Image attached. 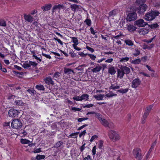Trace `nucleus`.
<instances>
[{"label":"nucleus","mask_w":160,"mask_h":160,"mask_svg":"<svg viewBox=\"0 0 160 160\" xmlns=\"http://www.w3.org/2000/svg\"><path fill=\"white\" fill-rule=\"evenodd\" d=\"M146 0H136L134 4L133 8L135 11H137L139 14H142L148 8L147 6L144 4Z\"/></svg>","instance_id":"1"},{"label":"nucleus","mask_w":160,"mask_h":160,"mask_svg":"<svg viewBox=\"0 0 160 160\" xmlns=\"http://www.w3.org/2000/svg\"><path fill=\"white\" fill-rule=\"evenodd\" d=\"M157 10L151 11L147 13L145 16V19L148 21H152L159 14Z\"/></svg>","instance_id":"2"},{"label":"nucleus","mask_w":160,"mask_h":160,"mask_svg":"<svg viewBox=\"0 0 160 160\" xmlns=\"http://www.w3.org/2000/svg\"><path fill=\"white\" fill-rule=\"evenodd\" d=\"M128 12H130L127 15V20L129 22L136 20L137 18V13L135 12V11L131 7L128 8Z\"/></svg>","instance_id":"3"},{"label":"nucleus","mask_w":160,"mask_h":160,"mask_svg":"<svg viewBox=\"0 0 160 160\" xmlns=\"http://www.w3.org/2000/svg\"><path fill=\"white\" fill-rule=\"evenodd\" d=\"M12 128L16 129L21 128L22 126L21 121L18 119H14L11 123Z\"/></svg>","instance_id":"4"},{"label":"nucleus","mask_w":160,"mask_h":160,"mask_svg":"<svg viewBox=\"0 0 160 160\" xmlns=\"http://www.w3.org/2000/svg\"><path fill=\"white\" fill-rule=\"evenodd\" d=\"M141 150L138 148L134 149L132 151L133 154L137 160H142L143 158V155L141 153Z\"/></svg>","instance_id":"5"},{"label":"nucleus","mask_w":160,"mask_h":160,"mask_svg":"<svg viewBox=\"0 0 160 160\" xmlns=\"http://www.w3.org/2000/svg\"><path fill=\"white\" fill-rule=\"evenodd\" d=\"M109 138L113 141L119 140L120 138L119 135L117 133L113 130H111L109 132Z\"/></svg>","instance_id":"6"},{"label":"nucleus","mask_w":160,"mask_h":160,"mask_svg":"<svg viewBox=\"0 0 160 160\" xmlns=\"http://www.w3.org/2000/svg\"><path fill=\"white\" fill-rule=\"evenodd\" d=\"M19 113V111L14 108L10 109L8 112L9 116L12 118H15L17 117Z\"/></svg>","instance_id":"7"},{"label":"nucleus","mask_w":160,"mask_h":160,"mask_svg":"<svg viewBox=\"0 0 160 160\" xmlns=\"http://www.w3.org/2000/svg\"><path fill=\"white\" fill-rule=\"evenodd\" d=\"M147 24V23L144 22L143 19H139L135 22V25H137L139 27H144Z\"/></svg>","instance_id":"8"},{"label":"nucleus","mask_w":160,"mask_h":160,"mask_svg":"<svg viewBox=\"0 0 160 160\" xmlns=\"http://www.w3.org/2000/svg\"><path fill=\"white\" fill-rule=\"evenodd\" d=\"M91 71L93 73H96L99 72L102 69V67L98 64H95L93 68L91 67Z\"/></svg>","instance_id":"9"},{"label":"nucleus","mask_w":160,"mask_h":160,"mask_svg":"<svg viewBox=\"0 0 160 160\" xmlns=\"http://www.w3.org/2000/svg\"><path fill=\"white\" fill-rule=\"evenodd\" d=\"M141 81L139 78H136L132 81V87L133 88H136L140 85Z\"/></svg>","instance_id":"10"},{"label":"nucleus","mask_w":160,"mask_h":160,"mask_svg":"<svg viewBox=\"0 0 160 160\" xmlns=\"http://www.w3.org/2000/svg\"><path fill=\"white\" fill-rule=\"evenodd\" d=\"M152 107V105H150L147 107L145 111L144 114L143 116H144V118H147V117L149 115V112L151 110Z\"/></svg>","instance_id":"11"},{"label":"nucleus","mask_w":160,"mask_h":160,"mask_svg":"<svg viewBox=\"0 0 160 160\" xmlns=\"http://www.w3.org/2000/svg\"><path fill=\"white\" fill-rule=\"evenodd\" d=\"M44 81L47 84L53 85L54 84V82L52 81V78L50 76L45 78Z\"/></svg>","instance_id":"12"},{"label":"nucleus","mask_w":160,"mask_h":160,"mask_svg":"<svg viewBox=\"0 0 160 160\" xmlns=\"http://www.w3.org/2000/svg\"><path fill=\"white\" fill-rule=\"evenodd\" d=\"M120 68L125 74H128L130 72V69L128 67L123 65H121Z\"/></svg>","instance_id":"13"},{"label":"nucleus","mask_w":160,"mask_h":160,"mask_svg":"<svg viewBox=\"0 0 160 160\" xmlns=\"http://www.w3.org/2000/svg\"><path fill=\"white\" fill-rule=\"evenodd\" d=\"M109 67L108 72L111 75L114 74L116 72L115 68L111 65H109Z\"/></svg>","instance_id":"14"},{"label":"nucleus","mask_w":160,"mask_h":160,"mask_svg":"<svg viewBox=\"0 0 160 160\" xmlns=\"http://www.w3.org/2000/svg\"><path fill=\"white\" fill-rule=\"evenodd\" d=\"M149 30L146 28H141L139 30V33L141 35H145L148 33Z\"/></svg>","instance_id":"15"},{"label":"nucleus","mask_w":160,"mask_h":160,"mask_svg":"<svg viewBox=\"0 0 160 160\" xmlns=\"http://www.w3.org/2000/svg\"><path fill=\"white\" fill-rule=\"evenodd\" d=\"M52 7V5L51 4H45L41 7V9L43 10V12L48 11Z\"/></svg>","instance_id":"16"},{"label":"nucleus","mask_w":160,"mask_h":160,"mask_svg":"<svg viewBox=\"0 0 160 160\" xmlns=\"http://www.w3.org/2000/svg\"><path fill=\"white\" fill-rule=\"evenodd\" d=\"M23 17L24 19L28 22H32L33 21V17L30 15L24 14Z\"/></svg>","instance_id":"17"},{"label":"nucleus","mask_w":160,"mask_h":160,"mask_svg":"<svg viewBox=\"0 0 160 160\" xmlns=\"http://www.w3.org/2000/svg\"><path fill=\"white\" fill-rule=\"evenodd\" d=\"M117 73L118 77L120 79L122 78L125 74L120 68L119 69L117 70Z\"/></svg>","instance_id":"18"},{"label":"nucleus","mask_w":160,"mask_h":160,"mask_svg":"<svg viewBox=\"0 0 160 160\" xmlns=\"http://www.w3.org/2000/svg\"><path fill=\"white\" fill-rule=\"evenodd\" d=\"M63 5L61 4H58V5H56L54 6L52 9V13L54 12H55L56 10H57L63 8Z\"/></svg>","instance_id":"19"},{"label":"nucleus","mask_w":160,"mask_h":160,"mask_svg":"<svg viewBox=\"0 0 160 160\" xmlns=\"http://www.w3.org/2000/svg\"><path fill=\"white\" fill-rule=\"evenodd\" d=\"M100 121L101 124L105 127H109V123L106 119L102 118Z\"/></svg>","instance_id":"20"},{"label":"nucleus","mask_w":160,"mask_h":160,"mask_svg":"<svg viewBox=\"0 0 160 160\" xmlns=\"http://www.w3.org/2000/svg\"><path fill=\"white\" fill-rule=\"evenodd\" d=\"M64 73L67 74H70L72 72L73 73V71L71 69L65 68L64 69Z\"/></svg>","instance_id":"21"},{"label":"nucleus","mask_w":160,"mask_h":160,"mask_svg":"<svg viewBox=\"0 0 160 160\" xmlns=\"http://www.w3.org/2000/svg\"><path fill=\"white\" fill-rule=\"evenodd\" d=\"M132 54L134 56H137L140 54V51L138 48H136L133 50Z\"/></svg>","instance_id":"22"},{"label":"nucleus","mask_w":160,"mask_h":160,"mask_svg":"<svg viewBox=\"0 0 160 160\" xmlns=\"http://www.w3.org/2000/svg\"><path fill=\"white\" fill-rule=\"evenodd\" d=\"M104 95V94H98L94 96V98L98 101L102 100H103Z\"/></svg>","instance_id":"23"},{"label":"nucleus","mask_w":160,"mask_h":160,"mask_svg":"<svg viewBox=\"0 0 160 160\" xmlns=\"http://www.w3.org/2000/svg\"><path fill=\"white\" fill-rule=\"evenodd\" d=\"M127 28L129 31L133 32L137 28L133 25H128Z\"/></svg>","instance_id":"24"},{"label":"nucleus","mask_w":160,"mask_h":160,"mask_svg":"<svg viewBox=\"0 0 160 160\" xmlns=\"http://www.w3.org/2000/svg\"><path fill=\"white\" fill-rule=\"evenodd\" d=\"M61 73L59 72H56L53 75V77L55 80H58L60 78V74Z\"/></svg>","instance_id":"25"},{"label":"nucleus","mask_w":160,"mask_h":160,"mask_svg":"<svg viewBox=\"0 0 160 160\" xmlns=\"http://www.w3.org/2000/svg\"><path fill=\"white\" fill-rule=\"evenodd\" d=\"M14 103V104L17 106H22L24 104V103L21 100H15Z\"/></svg>","instance_id":"26"},{"label":"nucleus","mask_w":160,"mask_h":160,"mask_svg":"<svg viewBox=\"0 0 160 160\" xmlns=\"http://www.w3.org/2000/svg\"><path fill=\"white\" fill-rule=\"evenodd\" d=\"M119 11L118 9H114L109 12V15L110 16H113L119 13Z\"/></svg>","instance_id":"27"},{"label":"nucleus","mask_w":160,"mask_h":160,"mask_svg":"<svg viewBox=\"0 0 160 160\" xmlns=\"http://www.w3.org/2000/svg\"><path fill=\"white\" fill-rule=\"evenodd\" d=\"M71 9L73 11L75 12L79 9L78 6L76 4H72L70 7Z\"/></svg>","instance_id":"28"},{"label":"nucleus","mask_w":160,"mask_h":160,"mask_svg":"<svg viewBox=\"0 0 160 160\" xmlns=\"http://www.w3.org/2000/svg\"><path fill=\"white\" fill-rule=\"evenodd\" d=\"M20 142L22 144H28L31 143L30 141L28 140L23 138L20 139Z\"/></svg>","instance_id":"29"},{"label":"nucleus","mask_w":160,"mask_h":160,"mask_svg":"<svg viewBox=\"0 0 160 160\" xmlns=\"http://www.w3.org/2000/svg\"><path fill=\"white\" fill-rule=\"evenodd\" d=\"M128 88L122 89L121 88L118 90V92L122 94H125L127 93L128 91Z\"/></svg>","instance_id":"30"},{"label":"nucleus","mask_w":160,"mask_h":160,"mask_svg":"<svg viewBox=\"0 0 160 160\" xmlns=\"http://www.w3.org/2000/svg\"><path fill=\"white\" fill-rule=\"evenodd\" d=\"M81 100H84L85 101H87L89 98V95L87 94H83L81 96Z\"/></svg>","instance_id":"31"},{"label":"nucleus","mask_w":160,"mask_h":160,"mask_svg":"<svg viewBox=\"0 0 160 160\" xmlns=\"http://www.w3.org/2000/svg\"><path fill=\"white\" fill-rule=\"evenodd\" d=\"M63 142L61 141H58L54 145V147L56 148H58L63 145Z\"/></svg>","instance_id":"32"},{"label":"nucleus","mask_w":160,"mask_h":160,"mask_svg":"<svg viewBox=\"0 0 160 160\" xmlns=\"http://www.w3.org/2000/svg\"><path fill=\"white\" fill-rule=\"evenodd\" d=\"M45 158V156L44 155H38L36 157L33 158L35 160H40L44 159Z\"/></svg>","instance_id":"33"},{"label":"nucleus","mask_w":160,"mask_h":160,"mask_svg":"<svg viewBox=\"0 0 160 160\" xmlns=\"http://www.w3.org/2000/svg\"><path fill=\"white\" fill-rule=\"evenodd\" d=\"M141 62V60L140 58L136 59L135 60H132L131 63L133 64H139Z\"/></svg>","instance_id":"34"},{"label":"nucleus","mask_w":160,"mask_h":160,"mask_svg":"<svg viewBox=\"0 0 160 160\" xmlns=\"http://www.w3.org/2000/svg\"><path fill=\"white\" fill-rule=\"evenodd\" d=\"M154 46L153 44H151L150 45H144L143 46V49H147L148 50L152 48Z\"/></svg>","instance_id":"35"},{"label":"nucleus","mask_w":160,"mask_h":160,"mask_svg":"<svg viewBox=\"0 0 160 160\" xmlns=\"http://www.w3.org/2000/svg\"><path fill=\"white\" fill-rule=\"evenodd\" d=\"M36 88L39 90L44 91L45 88L42 85H38L36 86Z\"/></svg>","instance_id":"36"},{"label":"nucleus","mask_w":160,"mask_h":160,"mask_svg":"<svg viewBox=\"0 0 160 160\" xmlns=\"http://www.w3.org/2000/svg\"><path fill=\"white\" fill-rule=\"evenodd\" d=\"M129 58L128 57L122 58L120 59V62H124L128 61L129 60Z\"/></svg>","instance_id":"37"},{"label":"nucleus","mask_w":160,"mask_h":160,"mask_svg":"<svg viewBox=\"0 0 160 160\" xmlns=\"http://www.w3.org/2000/svg\"><path fill=\"white\" fill-rule=\"evenodd\" d=\"M125 43L129 46H131L133 45L132 42L129 39L126 40H125Z\"/></svg>","instance_id":"38"},{"label":"nucleus","mask_w":160,"mask_h":160,"mask_svg":"<svg viewBox=\"0 0 160 160\" xmlns=\"http://www.w3.org/2000/svg\"><path fill=\"white\" fill-rule=\"evenodd\" d=\"M157 143L156 140H155L152 144V145L149 150V152H151L152 149L154 148V146L156 145Z\"/></svg>","instance_id":"39"},{"label":"nucleus","mask_w":160,"mask_h":160,"mask_svg":"<svg viewBox=\"0 0 160 160\" xmlns=\"http://www.w3.org/2000/svg\"><path fill=\"white\" fill-rule=\"evenodd\" d=\"M27 91L31 94V95H34L36 92L33 89H28Z\"/></svg>","instance_id":"40"},{"label":"nucleus","mask_w":160,"mask_h":160,"mask_svg":"<svg viewBox=\"0 0 160 160\" xmlns=\"http://www.w3.org/2000/svg\"><path fill=\"white\" fill-rule=\"evenodd\" d=\"M72 38V42H73L74 44H78V40L77 38L74 37H71Z\"/></svg>","instance_id":"41"},{"label":"nucleus","mask_w":160,"mask_h":160,"mask_svg":"<svg viewBox=\"0 0 160 160\" xmlns=\"http://www.w3.org/2000/svg\"><path fill=\"white\" fill-rule=\"evenodd\" d=\"M88 55L92 60H94L96 58V56L92 54H88Z\"/></svg>","instance_id":"42"},{"label":"nucleus","mask_w":160,"mask_h":160,"mask_svg":"<svg viewBox=\"0 0 160 160\" xmlns=\"http://www.w3.org/2000/svg\"><path fill=\"white\" fill-rule=\"evenodd\" d=\"M117 95L116 94H114L112 92H110L109 93L107 94L105 96L108 98H111L113 96H116Z\"/></svg>","instance_id":"43"},{"label":"nucleus","mask_w":160,"mask_h":160,"mask_svg":"<svg viewBox=\"0 0 160 160\" xmlns=\"http://www.w3.org/2000/svg\"><path fill=\"white\" fill-rule=\"evenodd\" d=\"M88 26H91V21L90 19H86L84 22Z\"/></svg>","instance_id":"44"},{"label":"nucleus","mask_w":160,"mask_h":160,"mask_svg":"<svg viewBox=\"0 0 160 160\" xmlns=\"http://www.w3.org/2000/svg\"><path fill=\"white\" fill-rule=\"evenodd\" d=\"M95 114L96 117L99 120V121L102 118V115L100 114L95 112Z\"/></svg>","instance_id":"45"},{"label":"nucleus","mask_w":160,"mask_h":160,"mask_svg":"<svg viewBox=\"0 0 160 160\" xmlns=\"http://www.w3.org/2000/svg\"><path fill=\"white\" fill-rule=\"evenodd\" d=\"M0 26L3 27H5L6 26V24L4 20H0Z\"/></svg>","instance_id":"46"},{"label":"nucleus","mask_w":160,"mask_h":160,"mask_svg":"<svg viewBox=\"0 0 160 160\" xmlns=\"http://www.w3.org/2000/svg\"><path fill=\"white\" fill-rule=\"evenodd\" d=\"M73 99L74 100L77 101H82L81 97H79L78 96H76L73 97Z\"/></svg>","instance_id":"47"},{"label":"nucleus","mask_w":160,"mask_h":160,"mask_svg":"<svg viewBox=\"0 0 160 160\" xmlns=\"http://www.w3.org/2000/svg\"><path fill=\"white\" fill-rule=\"evenodd\" d=\"M120 86H115L114 85H112L110 87V88L112 89L113 90H115L116 89L119 88Z\"/></svg>","instance_id":"48"},{"label":"nucleus","mask_w":160,"mask_h":160,"mask_svg":"<svg viewBox=\"0 0 160 160\" xmlns=\"http://www.w3.org/2000/svg\"><path fill=\"white\" fill-rule=\"evenodd\" d=\"M22 66L24 68H28L30 67L29 63H24L22 65Z\"/></svg>","instance_id":"49"},{"label":"nucleus","mask_w":160,"mask_h":160,"mask_svg":"<svg viewBox=\"0 0 160 160\" xmlns=\"http://www.w3.org/2000/svg\"><path fill=\"white\" fill-rule=\"evenodd\" d=\"M32 57H34L35 59L38 60L39 62H41L42 61V58L41 56L40 57H38L37 56L35 55L34 54H33L32 55Z\"/></svg>","instance_id":"50"},{"label":"nucleus","mask_w":160,"mask_h":160,"mask_svg":"<svg viewBox=\"0 0 160 160\" xmlns=\"http://www.w3.org/2000/svg\"><path fill=\"white\" fill-rule=\"evenodd\" d=\"M88 119V118H82L78 119V122H81L82 121L87 120Z\"/></svg>","instance_id":"51"},{"label":"nucleus","mask_w":160,"mask_h":160,"mask_svg":"<svg viewBox=\"0 0 160 160\" xmlns=\"http://www.w3.org/2000/svg\"><path fill=\"white\" fill-rule=\"evenodd\" d=\"M29 64H30V67L31 66H32L34 67H36L37 65V63L35 62L30 61L29 62Z\"/></svg>","instance_id":"52"},{"label":"nucleus","mask_w":160,"mask_h":160,"mask_svg":"<svg viewBox=\"0 0 160 160\" xmlns=\"http://www.w3.org/2000/svg\"><path fill=\"white\" fill-rule=\"evenodd\" d=\"M98 138V136L96 135H93L92 137L91 138L90 141V142H92L93 140L97 139Z\"/></svg>","instance_id":"53"},{"label":"nucleus","mask_w":160,"mask_h":160,"mask_svg":"<svg viewBox=\"0 0 160 160\" xmlns=\"http://www.w3.org/2000/svg\"><path fill=\"white\" fill-rule=\"evenodd\" d=\"M103 142L102 141H100L98 143V147L101 149L102 148V147L103 146Z\"/></svg>","instance_id":"54"},{"label":"nucleus","mask_w":160,"mask_h":160,"mask_svg":"<svg viewBox=\"0 0 160 160\" xmlns=\"http://www.w3.org/2000/svg\"><path fill=\"white\" fill-rule=\"evenodd\" d=\"M53 39L57 41V42L59 43L61 45H63V43L59 39H58L57 37H55L53 38Z\"/></svg>","instance_id":"55"},{"label":"nucleus","mask_w":160,"mask_h":160,"mask_svg":"<svg viewBox=\"0 0 160 160\" xmlns=\"http://www.w3.org/2000/svg\"><path fill=\"white\" fill-rule=\"evenodd\" d=\"M42 54L43 56L45 57L46 58H48L50 59L51 58V57L49 55L46 54L44 53H43V52H42Z\"/></svg>","instance_id":"56"},{"label":"nucleus","mask_w":160,"mask_h":160,"mask_svg":"<svg viewBox=\"0 0 160 160\" xmlns=\"http://www.w3.org/2000/svg\"><path fill=\"white\" fill-rule=\"evenodd\" d=\"M93 106V104L91 103V104H88L86 105H84V106L83 105V107L84 108H90L92 107Z\"/></svg>","instance_id":"57"},{"label":"nucleus","mask_w":160,"mask_h":160,"mask_svg":"<svg viewBox=\"0 0 160 160\" xmlns=\"http://www.w3.org/2000/svg\"><path fill=\"white\" fill-rule=\"evenodd\" d=\"M79 133V132L72 133L70 135V136L71 137H72L73 138H75L76 137V136H77Z\"/></svg>","instance_id":"58"},{"label":"nucleus","mask_w":160,"mask_h":160,"mask_svg":"<svg viewBox=\"0 0 160 160\" xmlns=\"http://www.w3.org/2000/svg\"><path fill=\"white\" fill-rule=\"evenodd\" d=\"M96 146H95L93 147L92 149V155H94L96 154Z\"/></svg>","instance_id":"59"},{"label":"nucleus","mask_w":160,"mask_h":160,"mask_svg":"<svg viewBox=\"0 0 160 160\" xmlns=\"http://www.w3.org/2000/svg\"><path fill=\"white\" fill-rule=\"evenodd\" d=\"M86 48L87 50H88L92 53L94 51V50L92 48H90L89 46H87Z\"/></svg>","instance_id":"60"},{"label":"nucleus","mask_w":160,"mask_h":160,"mask_svg":"<svg viewBox=\"0 0 160 160\" xmlns=\"http://www.w3.org/2000/svg\"><path fill=\"white\" fill-rule=\"evenodd\" d=\"M83 160H92V157L89 155H88L86 157H85L83 158Z\"/></svg>","instance_id":"61"},{"label":"nucleus","mask_w":160,"mask_h":160,"mask_svg":"<svg viewBox=\"0 0 160 160\" xmlns=\"http://www.w3.org/2000/svg\"><path fill=\"white\" fill-rule=\"evenodd\" d=\"M41 152V148H37V149H35L34 151L33 152L34 153H39Z\"/></svg>","instance_id":"62"},{"label":"nucleus","mask_w":160,"mask_h":160,"mask_svg":"<svg viewBox=\"0 0 160 160\" xmlns=\"http://www.w3.org/2000/svg\"><path fill=\"white\" fill-rule=\"evenodd\" d=\"M86 145L85 143H84L83 144V145L80 148V151L81 152H82L85 148V145Z\"/></svg>","instance_id":"63"},{"label":"nucleus","mask_w":160,"mask_h":160,"mask_svg":"<svg viewBox=\"0 0 160 160\" xmlns=\"http://www.w3.org/2000/svg\"><path fill=\"white\" fill-rule=\"evenodd\" d=\"M16 97V96L13 95H10L8 96V99H14Z\"/></svg>","instance_id":"64"}]
</instances>
